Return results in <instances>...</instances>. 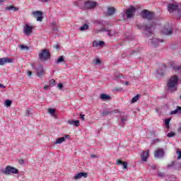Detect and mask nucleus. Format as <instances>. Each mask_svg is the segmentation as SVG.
<instances>
[{"label":"nucleus","instance_id":"5","mask_svg":"<svg viewBox=\"0 0 181 181\" xmlns=\"http://www.w3.org/2000/svg\"><path fill=\"white\" fill-rule=\"evenodd\" d=\"M3 173L7 175H11V173H13V175H18V173H19V170L14 167L7 165L3 171Z\"/></svg>","mask_w":181,"mask_h":181},{"label":"nucleus","instance_id":"35","mask_svg":"<svg viewBox=\"0 0 181 181\" xmlns=\"http://www.w3.org/2000/svg\"><path fill=\"white\" fill-rule=\"evenodd\" d=\"M170 118L165 119V125L167 127V128H169V124L170 122Z\"/></svg>","mask_w":181,"mask_h":181},{"label":"nucleus","instance_id":"3","mask_svg":"<svg viewBox=\"0 0 181 181\" xmlns=\"http://www.w3.org/2000/svg\"><path fill=\"white\" fill-rule=\"evenodd\" d=\"M167 9L170 13L177 12V18L178 19H181V8H179V4L177 3L168 4Z\"/></svg>","mask_w":181,"mask_h":181},{"label":"nucleus","instance_id":"24","mask_svg":"<svg viewBox=\"0 0 181 181\" xmlns=\"http://www.w3.org/2000/svg\"><path fill=\"white\" fill-rule=\"evenodd\" d=\"M170 115H175L176 114H181V107L177 106V108L175 110H172L170 112Z\"/></svg>","mask_w":181,"mask_h":181},{"label":"nucleus","instance_id":"37","mask_svg":"<svg viewBox=\"0 0 181 181\" xmlns=\"http://www.w3.org/2000/svg\"><path fill=\"white\" fill-rule=\"evenodd\" d=\"M93 63L95 64H101V59L97 58L95 60L93 61Z\"/></svg>","mask_w":181,"mask_h":181},{"label":"nucleus","instance_id":"33","mask_svg":"<svg viewBox=\"0 0 181 181\" xmlns=\"http://www.w3.org/2000/svg\"><path fill=\"white\" fill-rule=\"evenodd\" d=\"M19 47L21 50H29V47L23 45H20Z\"/></svg>","mask_w":181,"mask_h":181},{"label":"nucleus","instance_id":"26","mask_svg":"<svg viewBox=\"0 0 181 181\" xmlns=\"http://www.w3.org/2000/svg\"><path fill=\"white\" fill-rule=\"evenodd\" d=\"M6 11H12L13 12H15L19 11V8L15 7L14 6H9L6 7Z\"/></svg>","mask_w":181,"mask_h":181},{"label":"nucleus","instance_id":"40","mask_svg":"<svg viewBox=\"0 0 181 181\" xmlns=\"http://www.w3.org/2000/svg\"><path fill=\"white\" fill-rule=\"evenodd\" d=\"M176 153L177 155V159L178 160H180L181 159V151H177Z\"/></svg>","mask_w":181,"mask_h":181},{"label":"nucleus","instance_id":"21","mask_svg":"<svg viewBox=\"0 0 181 181\" xmlns=\"http://www.w3.org/2000/svg\"><path fill=\"white\" fill-rule=\"evenodd\" d=\"M100 98L103 100V101H110L111 100V96L105 94V93H102L100 95Z\"/></svg>","mask_w":181,"mask_h":181},{"label":"nucleus","instance_id":"23","mask_svg":"<svg viewBox=\"0 0 181 181\" xmlns=\"http://www.w3.org/2000/svg\"><path fill=\"white\" fill-rule=\"evenodd\" d=\"M66 139H69V136H66V137H61L57 139V141L54 142L55 145H57V144H62V142H64Z\"/></svg>","mask_w":181,"mask_h":181},{"label":"nucleus","instance_id":"41","mask_svg":"<svg viewBox=\"0 0 181 181\" xmlns=\"http://www.w3.org/2000/svg\"><path fill=\"white\" fill-rule=\"evenodd\" d=\"M93 47H98L99 42L96 41V40L93 41Z\"/></svg>","mask_w":181,"mask_h":181},{"label":"nucleus","instance_id":"36","mask_svg":"<svg viewBox=\"0 0 181 181\" xmlns=\"http://www.w3.org/2000/svg\"><path fill=\"white\" fill-rule=\"evenodd\" d=\"M49 86H56V81L54 79H51L49 82Z\"/></svg>","mask_w":181,"mask_h":181},{"label":"nucleus","instance_id":"49","mask_svg":"<svg viewBox=\"0 0 181 181\" xmlns=\"http://www.w3.org/2000/svg\"><path fill=\"white\" fill-rule=\"evenodd\" d=\"M108 30L105 29V28H103L99 30V32H107Z\"/></svg>","mask_w":181,"mask_h":181},{"label":"nucleus","instance_id":"38","mask_svg":"<svg viewBox=\"0 0 181 181\" xmlns=\"http://www.w3.org/2000/svg\"><path fill=\"white\" fill-rule=\"evenodd\" d=\"M173 70H175V71H179V70H181V65L177 66H173Z\"/></svg>","mask_w":181,"mask_h":181},{"label":"nucleus","instance_id":"27","mask_svg":"<svg viewBox=\"0 0 181 181\" xmlns=\"http://www.w3.org/2000/svg\"><path fill=\"white\" fill-rule=\"evenodd\" d=\"M64 62V56H60L58 59L56 61L57 64H59V63H62Z\"/></svg>","mask_w":181,"mask_h":181},{"label":"nucleus","instance_id":"8","mask_svg":"<svg viewBox=\"0 0 181 181\" xmlns=\"http://www.w3.org/2000/svg\"><path fill=\"white\" fill-rule=\"evenodd\" d=\"M135 12H136V8L131 6L129 8L126 10V16L127 19H131L135 16Z\"/></svg>","mask_w":181,"mask_h":181},{"label":"nucleus","instance_id":"51","mask_svg":"<svg viewBox=\"0 0 181 181\" xmlns=\"http://www.w3.org/2000/svg\"><path fill=\"white\" fill-rule=\"evenodd\" d=\"M122 88H115V91H122Z\"/></svg>","mask_w":181,"mask_h":181},{"label":"nucleus","instance_id":"13","mask_svg":"<svg viewBox=\"0 0 181 181\" xmlns=\"http://www.w3.org/2000/svg\"><path fill=\"white\" fill-rule=\"evenodd\" d=\"M33 30V26L32 25L30 26L28 24H26L24 27L23 33L25 36H29V35L32 33Z\"/></svg>","mask_w":181,"mask_h":181},{"label":"nucleus","instance_id":"54","mask_svg":"<svg viewBox=\"0 0 181 181\" xmlns=\"http://www.w3.org/2000/svg\"><path fill=\"white\" fill-rule=\"evenodd\" d=\"M48 88H49V86L45 85V86H44V90H47Z\"/></svg>","mask_w":181,"mask_h":181},{"label":"nucleus","instance_id":"63","mask_svg":"<svg viewBox=\"0 0 181 181\" xmlns=\"http://www.w3.org/2000/svg\"><path fill=\"white\" fill-rule=\"evenodd\" d=\"M179 166H180V168H181V163H179Z\"/></svg>","mask_w":181,"mask_h":181},{"label":"nucleus","instance_id":"31","mask_svg":"<svg viewBox=\"0 0 181 181\" xmlns=\"http://www.w3.org/2000/svg\"><path fill=\"white\" fill-rule=\"evenodd\" d=\"M88 28H89L88 25L84 24L83 26H81L80 28V30H81V31H83V30H88Z\"/></svg>","mask_w":181,"mask_h":181},{"label":"nucleus","instance_id":"42","mask_svg":"<svg viewBox=\"0 0 181 181\" xmlns=\"http://www.w3.org/2000/svg\"><path fill=\"white\" fill-rule=\"evenodd\" d=\"M25 115L26 117H30V115H32V113L30 112V110H26Z\"/></svg>","mask_w":181,"mask_h":181},{"label":"nucleus","instance_id":"17","mask_svg":"<svg viewBox=\"0 0 181 181\" xmlns=\"http://www.w3.org/2000/svg\"><path fill=\"white\" fill-rule=\"evenodd\" d=\"M116 165H122L123 166V169H128V163L126 161H122L119 159H117L116 160Z\"/></svg>","mask_w":181,"mask_h":181},{"label":"nucleus","instance_id":"46","mask_svg":"<svg viewBox=\"0 0 181 181\" xmlns=\"http://www.w3.org/2000/svg\"><path fill=\"white\" fill-rule=\"evenodd\" d=\"M57 87H59V90L63 89V83H58Z\"/></svg>","mask_w":181,"mask_h":181},{"label":"nucleus","instance_id":"52","mask_svg":"<svg viewBox=\"0 0 181 181\" xmlns=\"http://www.w3.org/2000/svg\"><path fill=\"white\" fill-rule=\"evenodd\" d=\"M28 77H30V76H32V71H28Z\"/></svg>","mask_w":181,"mask_h":181},{"label":"nucleus","instance_id":"19","mask_svg":"<svg viewBox=\"0 0 181 181\" xmlns=\"http://www.w3.org/2000/svg\"><path fill=\"white\" fill-rule=\"evenodd\" d=\"M81 177H87V173H79L74 176V179H76V180L81 179Z\"/></svg>","mask_w":181,"mask_h":181},{"label":"nucleus","instance_id":"64","mask_svg":"<svg viewBox=\"0 0 181 181\" xmlns=\"http://www.w3.org/2000/svg\"><path fill=\"white\" fill-rule=\"evenodd\" d=\"M65 136H69V135H65Z\"/></svg>","mask_w":181,"mask_h":181},{"label":"nucleus","instance_id":"53","mask_svg":"<svg viewBox=\"0 0 181 181\" xmlns=\"http://www.w3.org/2000/svg\"><path fill=\"white\" fill-rule=\"evenodd\" d=\"M158 176H159L160 177H163L164 175H163V173H158Z\"/></svg>","mask_w":181,"mask_h":181},{"label":"nucleus","instance_id":"14","mask_svg":"<svg viewBox=\"0 0 181 181\" xmlns=\"http://www.w3.org/2000/svg\"><path fill=\"white\" fill-rule=\"evenodd\" d=\"M86 0H78L74 3V5L78 6V8H80V9H86Z\"/></svg>","mask_w":181,"mask_h":181},{"label":"nucleus","instance_id":"28","mask_svg":"<svg viewBox=\"0 0 181 181\" xmlns=\"http://www.w3.org/2000/svg\"><path fill=\"white\" fill-rule=\"evenodd\" d=\"M139 100V95H136V96L132 98L131 100V103L134 104V103H136V101H138Z\"/></svg>","mask_w":181,"mask_h":181},{"label":"nucleus","instance_id":"9","mask_svg":"<svg viewBox=\"0 0 181 181\" xmlns=\"http://www.w3.org/2000/svg\"><path fill=\"white\" fill-rule=\"evenodd\" d=\"M33 69L36 70L37 77H42L45 74V69H43V66L39 65L37 68H35L33 64H31Z\"/></svg>","mask_w":181,"mask_h":181},{"label":"nucleus","instance_id":"59","mask_svg":"<svg viewBox=\"0 0 181 181\" xmlns=\"http://www.w3.org/2000/svg\"><path fill=\"white\" fill-rule=\"evenodd\" d=\"M178 132H180V134H181V126L178 128Z\"/></svg>","mask_w":181,"mask_h":181},{"label":"nucleus","instance_id":"6","mask_svg":"<svg viewBox=\"0 0 181 181\" xmlns=\"http://www.w3.org/2000/svg\"><path fill=\"white\" fill-rule=\"evenodd\" d=\"M141 16L144 18V19H147L148 21H152V19L155 18L153 13L148 10H143L141 12Z\"/></svg>","mask_w":181,"mask_h":181},{"label":"nucleus","instance_id":"39","mask_svg":"<svg viewBox=\"0 0 181 181\" xmlns=\"http://www.w3.org/2000/svg\"><path fill=\"white\" fill-rule=\"evenodd\" d=\"M122 122L124 124L125 122V121L128 120V115H126L124 117H122Z\"/></svg>","mask_w":181,"mask_h":181},{"label":"nucleus","instance_id":"34","mask_svg":"<svg viewBox=\"0 0 181 181\" xmlns=\"http://www.w3.org/2000/svg\"><path fill=\"white\" fill-rule=\"evenodd\" d=\"M6 107H11L12 105V100H6L5 102Z\"/></svg>","mask_w":181,"mask_h":181},{"label":"nucleus","instance_id":"50","mask_svg":"<svg viewBox=\"0 0 181 181\" xmlns=\"http://www.w3.org/2000/svg\"><path fill=\"white\" fill-rule=\"evenodd\" d=\"M54 49H60V45H59V44L56 45L54 46Z\"/></svg>","mask_w":181,"mask_h":181},{"label":"nucleus","instance_id":"60","mask_svg":"<svg viewBox=\"0 0 181 181\" xmlns=\"http://www.w3.org/2000/svg\"><path fill=\"white\" fill-rule=\"evenodd\" d=\"M5 2V0H0V4Z\"/></svg>","mask_w":181,"mask_h":181},{"label":"nucleus","instance_id":"61","mask_svg":"<svg viewBox=\"0 0 181 181\" xmlns=\"http://www.w3.org/2000/svg\"><path fill=\"white\" fill-rule=\"evenodd\" d=\"M151 168H153V169H156V167L155 165H152V166H151Z\"/></svg>","mask_w":181,"mask_h":181},{"label":"nucleus","instance_id":"47","mask_svg":"<svg viewBox=\"0 0 181 181\" xmlns=\"http://www.w3.org/2000/svg\"><path fill=\"white\" fill-rule=\"evenodd\" d=\"M150 135H151V136H155V135H156V133L155 131H151V132H150Z\"/></svg>","mask_w":181,"mask_h":181},{"label":"nucleus","instance_id":"44","mask_svg":"<svg viewBox=\"0 0 181 181\" xmlns=\"http://www.w3.org/2000/svg\"><path fill=\"white\" fill-rule=\"evenodd\" d=\"M84 117H86V115H83V114H80L79 115V118H81V119H82V121H85V118Z\"/></svg>","mask_w":181,"mask_h":181},{"label":"nucleus","instance_id":"48","mask_svg":"<svg viewBox=\"0 0 181 181\" xmlns=\"http://www.w3.org/2000/svg\"><path fill=\"white\" fill-rule=\"evenodd\" d=\"M175 166V161H173L171 164L168 165V168H173Z\"/></svg>","mask_w":181,"mask_h":181},{"label":"nucleus","instance_id":"15","mask_svg":"<svg viewBox=\"0 0 181 181\" xmlns=\"http://www.w3.org/2000/svg\"><path fill=\"white\" fill-rule=\"evenodd\" d=\"M168 69V66H166V64H163L162 66H160L158 69H157V74H159V76H164L165 71Z\"/></svg>","mask_w":181,"mask_h":181},{"label":"nucleus","instance_id":"12","mask_svg":"<svg viewBox=\"0 0 181 181\" xmlns=\"http://www.w3.org/2000/svg\"><path fill=\"white\" fill-rule=\"evenodd\" d=\"M7 63H13V59L9 57L0 58V66H5Z\"/></svg>","mask_w":181,"mask_h":181},{"label":"nucleus","instance_id":"30","mask_svg":"<svg viewBox=\"0 0 181 181\" xmlns=\"http://www.w3.org/2000/svg\"><path fill=\"white\" fill-rule=\"evenodd\" d=\"M107 33V35L110 36V37H112L113 36H115V32L111 31V30H107L106 31Z\"/></svg>","mask_w":181,"mask_h":181},{"label":"nucleus","instance_id":"56","mask_svg":"<svg viewBox=\"0 0 181 181\" xmlns=\"http://www.w3.org/2000/svg\"><path fill=\"white\" fill-rule=\"evenodd\" d=\"M124 84H125V86H129V81H126V82L124 83Z\"/></svg>","mask_w":181,"mask_h":181},{"label":"nucleus","instance_id":"43","mask_svg":"<svg viewBox=\"0 0 181 181\" xmlns=\"http://www.w3.org/2000/svg\"><path fill=\"white\" fill-rule=\"evenodd\" d=\"M176 135V133L171 132L167 134V136H175Z\"/></svg>","mask_w":181,"mask_h":181},{"label":"nucleus","instance_id":"11","mask_svg":"<svg viewBox=\"0 0 181 181\" xmlns=\"http://www.w3.org/2000/svg\"><path fill=\"white\" fill-rule=\"evenodd\" d=\"M98 5V4L95 1H88L86 3L85 9H94Z\"/></svg>","mask_w":181,"mask_h":181},{"label":"nucleus","instance_id":"1","mask_svg":"<svg viewBox=\"0 0 181 181\" xmlns=\"http://www.w3.org/2000/svg\"><path fill=\"white\" fill-rule=\"evenodd\" d=\"M152 28H153V25L152 24H144L141 27H139V29H142L146 32L145 35L148 39L151 40V45L153 47H158V46H159V43H163V40H159L152 37L153 35V33L152 32Z\"/></svg>","mask_w":181,"mask_h":181},{"label":"nucleus","instance_id":"32","mask_svg":"<svg viewBox=\"0 0 181 181\" xmlns=\"http://www.w3.org/2000/svg\"><path fill=\"white\" fill-rule=\"evenodd\" d=\"M52 30H54V32H59V28H57V25H56L54 22L52 23Z\"/></svg>","mask_w":181,"mask_h":181},{"label":"nucleus","instance_id":"57","mask_svg":"<svg viewBox=\"0 0 181 181\" xmlns=\"http://www.w3.org/2000/svg\"><path fill=\"white\" fill-rule=\"evenodd\" d=\"M90 158H97V156H95V155H90Z\"/></svg>","mask_w":181,"mask_h":181},{"label":"nucleus","instance_id":"2","mask_svg":"<svg viewBox=\"0 0 181 181\" xmlns=\"http://www.w3.org/2000/svg\"><path fill=\"white\" fill-rule=\"evenodd\" d=\"M177 86H179V77L176 75L172 76L166 83L167 91H168V93L177 91Z\"/></svg>","mask_w":181,"mask_h":181},{"label":"nucleus","instance_id":"29","mask_svg":"<svg viewBox=\"0 0 181 181\" xmlns=\"http://www.w3.org/2000/svg\"><path fill=\"white\" fill-rule=\"evenodd\" d=\"M48 112H49V114H50L52 117H54V114L56 113V109L49 108V109H48Z\"/></svg>","mask_w":181,"mask_h":181},{"label":"nucleus","instance_id":"4","mask_svg":"<svg viewBox=\"0 0 181 181\" xmlns=\"http://www.w3.org/2000/svg\"><path fill=\"white\" fill-rule=\"evenodd\" d=\"M51 57L50 51L48 49H44L38 54V59L40 62H47Z\"/></svg>","mask_w":181,"mask_h":181},{"label":"nucleus","instance_id":"58","mask_svg":"<svg viewBox=\"0 0 181 181\" xmlns=\"http://www.w3.org/2000/svg\"><path fill=\"white\" fill-rule=\"evenodd\" d=\"M97 22V23H99L100 25H103V21H96Z\"/></svg>","mask_w":181,"mask_h":181},{"label":"nucleus","instance_id":"16","mask_svg":"<svg viewBox=\"0 0 181 181\" xmlns=\"http://www.w3.org/2000/svg\"><path fill=\"white\" fill-rule=\"evenodd\" d=\"M141 158L143 162H146V160H148V158H149V150H147L146 151H143L141 155Z\"/></svg>","mask_w":181,"mask_h":181},{"label":"nucleus","instance_id":"22","mask_svg":"<svg viewBox=\"0 0 181 181\" xmlns=\"http://www.w3.org/2000/svg\"><path fill=\"white\" fill-rule=\"evenodd\" d=\"M115 112H119V110H116V111L104 110L101 113V116L105 117V115H110L111 114H114Z\"/></svg>","mask_w":181,"mask_h":181},{"label":"nucleus","instance_id":"7","mask_svg":"<svg viewBox=\"0 0 181 181\" xmlns=\"http://www.w3.org/2000/svg\"><path fill=\"white\" fill-rule=\"evenodd\" d=\"M161 33L165 35V36H172L173 35V28L169 25H165L161 30Z\"/></svg>","mask_w":181,"mask_h":181},{"label":"nucleus","instance_id":"45","mask_svg":"<svg viewBox=\"0 0 181 181\" xmlns=\"http://www.w3.org/2000/svg\"><path fill=\"white\" fill-rule=\"evenodd\" d=\"M99 46L101 47L105 45V42L104 41H99Z\"/></svg>","mask_w":181,"mask_h":181},{"label":"nucleus","instance_id":"25","mask_svg":"<svg viewBox=\"0 0 181 181\" xmlns=\"http://www.w3.org/2000/svg\"><path fill=\"white\" fill-rule=\"evenodd\" d=\"M114 13H115V8H114V7H108L107 8V14L109 16H111L114 15Z\"/></svg>","mask_w":181,"mask_h":181},{"label":"nucleus","instance_id":"10","mask_svg":"<svg viewBox=\"0 0 181 181\" xmlns=\"http://www.w3.org/2000/svg\"><path fill=\"white\" fill-rule=\"evenodd\" d=\"M32 15L37 19V22H42V21H43V12L40 11H33Z\"/></svg>","mask_w":181,"mask_h":181},{"label":"nucleus","instance_id":"55","mask_svg":"<svg viewBox=\"0 0 181 181\" xmlns=\"http://www.w3.org/2000/svg\"><path fill=\"white\" fill-rule=\"evenodd\" d=\"M0 88H5L6 86H4L2 83H0Z\"/></svg>","mask_w":181,"mask_h":181},{"label":"nucleus","instance_id":"62","mask_svg":"<svg viewBox=\"0 0 181 181\" xmlns=\"http://www.w3.org/2000/svg\"><path fill=\"white\" fill-rule=\"evenodd\" d=\"M19 163H23V160H20Z\"/></svg>","mask_w":181,"mask_h":181},{"label":"nucleus","instance_id":"20","mask_svg":"<svg viewBox=\"0 0 181 181\" xmlns=\"http://www.w3.org/2000/svg\"><path fill=\"white\" fill-rule=\"evenodd\" d=\"M68 124L69 125H74V127H80V121L78 120H69Z\"/></svg>","mask_w":181,"mask_h":181},{"label":"nucleus","instance_id":"18","mask_svg":"<svg viewBox=\"0 0 181 181\" xmlns=\"http://www.w3.org/2000/svg\"><path fill=\"white\" fill-rule=\"evenodd\" d=\"M163 150L158 149L154 153V156L156 159H158L159 158H163Z\"/></svg>","mask_w":181,"mask_h":181}]
</instances>
